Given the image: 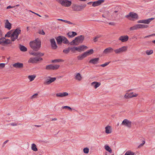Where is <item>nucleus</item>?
<instances>
[{"mask_svg":"<svg viewBox=\"0 0 155 155\" xmlns=\"http://www.w3.org/2000/svg\"><path fill=\"white\" fill-rule=\"evenodd\" d=\"M30 53L33 56L37 57H32L30 58L28 60V63L32 64L37 63L42 61L43 59L41 57V56L44 55V54L43 53H42L40 52H35L32 51L31 52H30Z\"/></svg>","mask_w":155,"mask_h":155,"instance_id":"f257e3e1","label":"nucleus"},{"mask_svg":"<svg viewBox=\"0 0 155 155\" xmlns=\"http://www.w3.org/2000/svg\"><path fill=\"white\" fill-rule=\"evenodd\" d=\"M29 45L32 49L37 51L40 49L41 47V41L40 39H35L30 42Z\"/></svg>","mask_w":155,"mask_h":155,"instance_id":"f03ea898","label":"nucleus"},{"mask_svg":"<svg viewBox=\"0 0 155 155\" xmlns=\"http://www.w3.org/2000/svg\"><path fill=\"white\" fill-rule=\"evenodd\" d=\"M86 6V4L83 5H77L75 4H73L72 6V8L74 11H79L83 9Z\"/></svg>","mask_w":155,"mask_h":155,"instance_id":"7ed1b4c3","label":"nucleus"},{"mask_svg":"<svg viewBox=\"0 0 155 155\" xmlns=\"http://www.w3.org/2000/svg\"><path fill=\"white\" fill-rule=\"evenodd\" d=\"M12 39H17L19 35L21 33V30L19 28L13 31L12 30Z\"/></svg>","mask_w":155,"mask_h":155,"instance_id":"20e7f679","label":"nucleus"},{"mask_svg":"<svg viewBox=\"0 0 155 155\" xmlns=\"http://www.w3.org/2000/svg\"><path fill=\"white\" fill-rule=\"evenodd\" d=\"M62 6L68 7L71 5V2L68 0H56Z\"/></svg>","mask_w":155,"mask_h":155,"instance_id":"39448f33","label":"nucleus"},{"mask_svg":"<svg viewBox=\"0 0 155 155\" xmlns=\"http://www.w3.org/2000/svg\"><path fill=\"white\" fill-rule=\"evenodd\" d=\"M127 46H123L121 48L114 50V51L117 54H120L126 51L127 50Z\"/></svg>","mask_w":155,"mask_h":155,"instance_id":"423d86ee","label":"nucleus"},{"mask_svg":"<svg viewBox=\"0 0 155 155\" xmlns=\"http://www.w3.org/2000/svg\"><path fill=\"white\" fill-rule=\"evenodd\" d=\"M15 39H0V44L2 45L6 46L8 44H11L12 41H14Z\"/></svg>","mask_w":155,"mask_h":155,"instance_id":"0eeeda50","label":"nucleus"},{"mask_svg":"<svg viewBox=\"0 0 155 155\" xmlns=\"http://www.w3.org/2000/svg\"><path fill=\"white\" fill-rule=\"evenodd\" d=\"M125 17L128 18L129 20H132L131 18H130V17L132 18L137 19L138 18V16L136 13L131 12H130L128 15H126Z\"/></svg>","mask_w":155,"mask_h":155,"instance_id":"6e6552de","label":"nucleus"},{"mask_svg":"<svg viewBox=\"0 0 155 155\" xmlns=\"http://www.w3.org/2000/svg\"><path fill=\"white\" fill-rule=\"evenodd\" d=\"M121 124L130 128L132 126V122L128 120L125 119L122 121Z\"/></svg>","mask_w":155,"mask_h":155,"instance_id":"1a4fd4ad","label":"nucleus"},{"mask_svg":"<svg viewBox=\"0 0 155 155\" xmlns=\"http://www.w3.org/2000/svg\"><path fill=\"white\" fill-rule=\"evenodd\" d=\"M83 39H74L69 44L71 45H77L82 43Z\"/></svg>","mask_w":155,"mask_h":155,"instance_id":"9d476101","label":"nucleus"},{"mask_svg":"<svg viewBox=\"0 0 155 155\" xmlns=\"http://www.w3.org/2000/svg\"><path fill=\"white\" fill-rule=\"evenodd\" d=\"M154 19V18H151L146 20H139L137 21L138 23H143L144 24H148L150 22Z\"/></svg>","mask_w":155,"mask_h":155,"instance_id":"9b49d317","label":"nucleus"},{"mask_svg":"<svg viewBox=\"0 0 155 155\" xmlns=\"http://www.w3.org/2000/svg\"><path fill=\"white\" fill-rule=\"evenodd\" d=\"M48 78L50 79H47V80L45 81V84H49L51 83L54 81L56 80V78H51L50 77H48Z\"/></svg>","mask_w":155,"mask_h":155,"instance_id":"f8f14e48","label":"nucleus"},{"mask_svg":"<svg viewBox=\"0 0 155 155\" xmlns=\"http://www.w3.org/2000/svg\"><path fill=\"white\" fill-rule=\"evenodd\" d=\"M104 2V0H99L93 2L92 6L93 7H96L100 5L101 3H103Z\"/></svg>","mask_w":155,"mask_h":155,"instance_id":"ddd939ff","label":"nucleus"},{"mask_svg":"<svg viewBox=\"0 0 155 155\" xmlns=\"http://www.w3.org/2000/svg\"><path fill=\"white\" fill-rule=\"evenodd\" d=\"M12 65L14 67L18 68H22L23 67V64L19 62H17L14 64Z\"/></svg>","mask_w":155,"mask_h":155,"instance_id":"4468645a","label":"nucleus"},{"mask_svg":"<svg viewBox=\"0 0 155 155\" xmlns=\"http://www.w3.org/2000/svg\"><path fill=\"white\" fill-rule=\"evenodd\" d=\"M99 58H92L89 61V63L94 64H97L98 63Z\"/></svg>","mask_w":155,"mask_h":155,"instance_id":"2eb2a0df","label":"nucleus"},{"mask_svg":"<svg viewBox=\"0 0 155 155\" xmlns=\"http://www.w3.org/2000/svg\"><path fill=\"white\" fill-rule=\"evenodd\" d=\"M68 95V93L66 92H64L63 93H58L56 94V96L57 97H65Z\"/></svg>","mask_w":155,"mask_h":155,"instance_id":"dca6fc26","label":"nucleus"},{"mask_svg":"<svg viewBox=\"0 0 155 155\" xmlns=\"http://www.w3.org/2000/svg\"><path fill=\"white\" fill-rule=\"evenodd\" d=\"M50 42L52 48L54 49H56L57 47V46L54 41V39H51Z\"/></svg>","mask_w":155,"mask_h":155,"instance_id":"f3484780","label":"nucleus"},{"mask_svg":"<svg viewBox=\"0 0 155 155\" xmlns=\"http://www.w3.org/2000/svg\"><path fill=\"white\" fill-rule=\"evenodd\" d=\"M142 28L141 24H138L131 27L130 28V29L131 30H137L138 28Z\"/></svg>","mask_w":155,"mask_h":155,"instance_id":"a211bd4d","label":"nucleus"},{"mask_svg":"<svg viewBox=\"0 0 155 155\" xmlns=\"http://www.w3.org/2000/svg\"><path fill=\"white\" fill-rule=\"evenodd\" d=\"M114 50L111 47H109L106 48L103 51V53L106 54L107 53L112 52Z\"/></svg>","mask_w":155,"mask_h":155,"instance_id":"6ab92c4d","label":"nucleus"},{"mask_svg":"<svg viewBox=\"0 0 155 155\" xmlns=\"http://www.w3.org/2000/svg\"><path fill=\"white\" fill-rule=\"evenodd\" d=\"M101 83L100 82H98L96 81L93 82L91 83V86L94 87L95 89H96L99 87Z\"/></svg>","mask_w":155,"mask_h":155,"instance_id":"aec40b11","label":"nucleus"},{"mask_svg":"<svg viewBox=\"0 0 155 155\" xmlns=\"http://www.w3.org/2000/svg\"><path fill=\"white\" fill-rule=\"evenodd\" d=\"M5 27L8 30H10L12 28L11 24L8 20H6L5 24Z\"/></svg>","mask_w":155,"mask_h":155,"instance_id":"412c9836","label":"nucleus"},{"mask_svg":"<svg viewBox=\"0 0 155 155\" xmlns=\"http://www.w3.org/2000/svg\"><path fill=\"white\" fill-rule=\"evenodd\" d=\"M67 35L69 38H72L75 36L77 35V34L76 32L74 31H71L68 32L67 34Z\"/></svg>","mask_w":155,"mask_h":155,"instance_id":"4be33fe9","label":"nucleus"},{"mask_svg":"<svg viewBox=\"0 0 155 155\" xmlns=\"http://www.w3.org/2000/svg\"><path fill=\"white\" fill-rule=\"evenodd\" d=\"M82 78V77L81 75V74L79 73H78L76 74L75 77V79L78 81H81Z\"/></svg>","mask_w":155,"mask_h":155,"instance_id":"5701e85b","label":"nucleus"},{"mask_svg":"<svg viewBox=\"0 0 155 155\" xmlns=\"http://www.w3.org/2000/svg\"><path fill=\"white\" fill-rule=\"evenodd\" d=\"M105 132L106 134H109L111 133V126L108 125L105 127Z\"/></svg>","mask_w":155,"mask_h":155,"instance_id":"b1692460","label":"nucleus"},{"mask_svg":"<svg viewBox=\"0 0 155 155\" xmlns=\"http://www.w3.org/2000/svg\"><path fill=\"white\" fill-rule=\"evenodd\" d=\"M87 56L85 53L84 52L81 55H79L77 57V58L79 60H82L84 58Z\"/></svg>","mask_w":155,"mask_h":155,"instance_id":"393cba45","label":"nucleus"},{"mask_svg":"<svg viewBox=\"0 0 155 155\" xmlns=\"http://www.w3.org/2000/svg\"><path fill=\"white\" fill-rule=\"evenodd\" d=\"M19 48L20 50L22 51L25 52L27 51V49L26 47L21 45H19Z\"/></svg>","mask_w":155,"mask_h":155,"instance_id":"a878e982","label":"nucleus"},{"mask_svg":"<svg viewBox=\"0 0 155 155\" xmlns=\"http://www.w3.org/2000/svg\"><path fill=\"white\" fill-rule=\"evenodd\" d=\"M105 149L107 151L109 152L110 153H112V150L107 145H105L104 146Z\"/></svg>","mask_w":155,"mask_h":155,"instance_id":"bb28decb","label":"nucleus"},{"mask_svg":"<svg viewBox=\"0 0 155 155\" xmlns=\"http://www.w3.org/2000/svg\"><path fill=\"white\" fill-rule=\"evenodd\" d=\"M31 149L34 151H36L38 150V149L34 143H33L31 144Z\"/></svg>","mask_w":155,"mask_h":155,"instance_id":"cd10ccee","label":"nucleus"},{"mask_svg":"<svg viewBox=\"0 0 155 155\" xmlns=\"http://www.w3.org/2000/svg\"><path fill=\"white\" fill-rule=\"evenodd\" d=\"M94 52V51L93 49H91L89 50H88L86 52H85V53L86 55L87 56L89 54H93Z\"/></svg>","mask_w":155,"mask_h":155,"instance_id":"c85d7f7f","label":"nucleus"},{"mask_svg":"<svg viewBox=\"0 0 155 155\" xmlns=\"http://www.w3.org/2000/svg\"><path fill=\"white\" fill-rule=\"evenodd\" d=\"M138 95V94L131 92L129 93V97L130 98H132L134 97H136Z\"/></svg>","mask_w":155,"mask_h":155,"instance_id":"c756f323","label":"nucleus"},{"mask_svg":"<svg viewBox=\"0 0 155 155\" xmlns=\"http://www.w3.org/2000/svg\"><path fill=\"white\" fill-rule=\"evenodd\" d=\"M12 30H11L8 31L7 33L5 35V37L9 38L10 37L12 38Z\"/></svg>","mask_w":155,"mask_h":155,"instance_id":"7c9ffc66","label":"nucleus"},{"mask_svg":"<svg viewBox=\"0 0 155 155\" xmlns=\"http://www.w3.org/2000/svg\"><path fill=\"white\" fill-rule=\"evenodd\" d=\"M36 77L35 75H29L28 77V78L29 79L30 81H32L34 80Z\"/></svg>","mask_w":155,"mask_h":155,"instance_id":"2f4dec72","label":"nucleus"},{"mask_svg":"<svg viewBox=\"0 0 155 155\" xmlns=\"http://www.w3.org/2000/svg\"><path fill=\"white\" fill-rule=\"evenodd\" d=\"M80 51H84L85 49H87L88 48V47L85 45H81L79 46Z\"/></svg>","mask_w":155,"mask_h":155,"instance_id":"473e14b6","label":"nucleus"},{"mask_svg":"<svg viewBox=\"0 0 155 155\" xmlns=\"http://www.w3.org/2000/svg\"><path fill=\"white\" fill-rule=\"evenodd\" d=\"M135 153L131 150L127 151L124 155H134Z\"/></svg>","mask_w":155,"mask_h":155,"instance_id":"72a5a7b5","label":"nucleus"},{"mask_svg":"<svg viewBox=\"0 0 155 155\" xmlns=\"http://www.w3.org/2000/svg\"><path fill=\"white\" fill-rule=\"evenodd\" d=\"M45 69L47 70H52V65L50 64L46 66Z\"/></svg>","mask_w":155,"mask_h":155,"instance_id":"f704fd0d","label":"nucleus"},{"mask_svg":"<svg viewBox=\"0 0 155 155\" xmlns=\"http://www.w3.org/2000/svg\"><path fill=\"white\" fill-rule=\"evenodd\" d=\"M70 51V47L68 48H67L65 49L63 51V52L66 54H68Z\"/></svg>","mask_w":155,"mask_h":155,"instance_id":"c9c22d12","label":"nucleus"},{"mask_svg":"<svg viewBox=\"0 0 155 155\" xmlns=\"http://www.w3.org/2000/svg\"><path fill=\"white\" fill-rule=\"evenodd\" d=\"M63 60L60 59H56L54 60H53L52 61V63H55V62H61V61H63Z\"/></svg>","mask_w":155,"mask_h":155,"instance_id":"e433bc0d","label":"nucleus"},{"mask_svg":"<svg viewBox=\"0 0 155 155\" xmlns=\"http://www.w3.org/2000/svg\"><path fill=\"white\" fill-rule=\"evenodd\" d=\"M153 50H147L146 51V54L147 55H150L152 54H153Z\"/></svg>","mask_w":155,"mask_h":155,"instance_id":"4c0bfd02","label":"nucleus"},{"mask_svg":"<svg viewBox=\"0 0 155 155\" xmlns=\"http://www.w3.org/2000/svg\"><path fill=\"white\" fill-rule=\"evenodd\" d=\"M60 65L58 64H56L54 65H52V70H56L59 68Z\"/></svg>","mask_w":155,"mask_h":155,"instance_id":"58836bf2","label":"nucleus"},{"mask_svg":"<svg viewBox=\"0 0 155 155\" xmlns=\"http://www.w3.org/2000/svg\"><path fill=\"white\" fill-rule=\"evenodd\" d=\"M89 149L87 147L83 149L84 152L85 153H88L89 152Z\"/></svg>","mask_w":155,"mask_h":155,"instance_id":"ea45409f","label":"nucleus"},{"mask_svg":"<svg viewBox=\"0 0 155 155\" xmlns=\"http://www.w3.org/2000/svg\"><path fill=\"white\" fill-rule=\"evenodd\" d=\"M129 37L127 35H123L121 36L119 39H128Z\"/></svg>","mask_w":155,"mask_h":155,"instance_id":"a19ab883","label":"nucleus"},{"mask_svg":"<svg viewBox=\"0 0 155 155\" xmlns=\"http://www.w3.org/2000/svg\"><path fill=\"white\" fill-rule=\"evenodd\" d=\"M57 43L58 44H61L62 42H63V40L65 39H56Z\"/></svg>","mask_w":155,"mask_h":155,"instance_id":"79ce46f5","label":"nucleus"},{"mask_svg":"<svg viewBox=\"0 0 155 155\" xmlns=\"http://www.w3.org/2000/svg\"><path fill=\"white\" fill-rule=\"evenodd\" d=\"M84 38L85 37L84 35H80L75 37L74 39H84Z\"/></svg>","mask_w":155,"mask_h":155,"instance_id":"37998d69","label":"nucleus"},{"mask_svg":"<svg viewBox=\"0 0 155 155\" xmlns=\"http://www.w3.org/2000/svg\"><path fill=\"white\" fill-rule=\"evenodd\" d=\"M155 36V34H151L149 35L146 36L144 37V38H150L151 37H153Z\"/></svg>","mask_w":155,"mask_h":155,"instance_id":"c03bdc74","label":"nucleus"},{"mask_svg":"<svg viewBox=\"0 0 155 155\" xmlns=\"http://www.w3.org/2000/svg\"><path fill=\"white\" fill-rule=\"evenodd\" d=\"M38 95V94L37 93H36L31 97V99H32L34 98H36Z\"/></svg>","mask_w":155,"mask_h":155,"instance_id":"a18cd8bd","label":"nucleus"},{"mask_svg":"<svg viewBox=\"0 0 155 155\" xmlns=\"http://www.w3.org/2000/svg\"><path fill=\"white\" fill-rule=\"evenodd\" d=\"M110 62H106L104 64H101L100 66L102 67H105V66L107 65Z\"/></svg>","mask_w":155,"mask_h":155,"instance_id":"49530a36","label":"nucleus"},{"mask_svg":"<svg viewBox=\"0 0 155 155\" xmlns=\"http://www.w3.org/2000/svg\"><path fill=\"white\" fill-rule=\"evenodd\" d=\"M38 33L42 35H45V33L43 30H39L38 31Z\"/></svg>","mask_w":155,"mask_h":155,"instance_id":"de8ad7c7","label":"nucleus"},{"mask_svg":"<svg viewBox=\"0 0 155 155\" xmlns=\"http://www.w3.org/2000/svg\"><path fill=\"white\" fill-rule=\"evenodd\" d=\"M63 43L65 44H69L70 42H69L68 39H65L63 40Z\"/></svg>","mask_w":155,"mask_h":155,"instance_id":"09e8293b","label":"nucleus"},{"mask_svg":"<svg viewBox=\"0 0 155 155\" xmlns=\"http://www.w3.org/2000/svg\"><path fill=\"white\" fill-rule=\"evenodd\" d=\"M55 39H67L66 37H65L62 36H60L58 37L57 38H55Z\"/></svg>","mask_w":155,"mask_h":155,"instance_id":"8fccbe9b","label":"nucleus"},{"mask_svg":"<svg viewBox=\"0 0 155 155\" xmlns=\"http://www.w3.org/2000/svg\"><path fill=\"white\" fill-rule=\"evenodd\" d=\"M70 48V51H71L73 53L75 52V51H76L75 47H74L73 48Z\"/></svg>","mask_w":155,"mask_h":155,"instance_id":"3c124183","label":"nucleus"},{"mask_svg":"<svg viewBox=\"0 0 155 155\" xmlns=\"http://www.w3.org/2000/svg\"><path fill=\"white\" fill-rule=\"evenodd\" d=\"M62 108L63 109H65V108H67L68 109L70 110H71V108L70 107L68 106H65L63 107Z\"/></svg>","mask_w":155,"mask_h":155,"instance_id":"603ef678","label":"nucleus"},{"mask_svg":"<svg viewBox=\"0 0 155 155\" xmlns=\"http://www.w3.org/2000/svg\"><path fill=\"white\" fill-rule=\"evenodd\" d=\"M145 143V141L144 140H143L142 141V143L140 144L138 147V148H140L142 146H143V145Z\"/></svg>","mask_w":155,"mask_h":155,"instance_id":"864d4df0","label":"nucleus"},{"mask_svg":"<svg viewBox=\"0 0 155 155\" xmlns=\"http://www.w3.org/2000/svg\"><path fill=\"white\" fill-rule=\"evenodd\" d=\"M5 63H1L0 64V68H4L5 66Z\"/></svg>","mask_w":155,"mask_h":155,"instance_id":"5fc2aeb1","label":"nucleus"},{"mask_svg":"<svg viewBox=\"0 0 155 155\" xmlns=\"http://www.w3.org/2000/svg\"><path fill=\"white\" fill-rule=\"evenodd\" d=\"M124 97L126 99H128L130 98L129 97V94L127 93L124 96Z\"/></svg>","mask_w":155,"mask_h":155,"instance_id":"6e6d98bb","label":"nucleus"},{"mask_svg":"<svg viewBox=\"0 0 155 155\" xmlns=\"http://www.w3.org/2000/svg\"><path fill=\"white\" fill-rule=\"evenodd\" d=\"M102 38V36L100 35H97L94 38V39H97L98 38Z\"/></svg>","mask_w":155,"mask_h":155,"instance_id":"4d7b16f0","label":"nucleus"},{"mask_svg":"<svg viewBox=\"0 0 155 155\" xmlns=\"http://www.w3.org/2000/svg\"><path fill=\"white\" fill-rule=\"evenodd\" d=\"M75 47V49L76 51H77L79 52H80L79 46V47Z\"/></svg>","mask_w":155,"mask_h":155,"instance_id":"13d9d810","label":"nucleus"},{"mask_svg":"<svg viewBox=\"0 0 155 155\" xmlns=\"http://www.w3.org/2000/svg\"><path fill=\"white\" fill-rule=\"evenodd\" d=\"M142 28H147L148 27V26L145 25H141Z\"/></svg>","mask_w":155,"mask_h":155,"instance_id":"bf43d9fd","label":"nucleus"},{"mask_svg":"<svg viewBox=\"0 0 155 155\" xmlns=\"http://www.w3.org/2000/svg\"><path fill=\"white\" fill-rule=\"evenodd\" d=\"M9 124H10L12 126H16L17 125V124L16 123H11Z\"/></svg>","mask_w":155,"mask_h":155,"instance_id":"052dcab7","label":"nucleus"},{"mask_svg":"<svg viewBox=\"0 0 155 155\" xmlns=\"http://www.w3.org/2000/svg\"><path fill=\"white\" fill-rule=\"evenodd\" d=\"M15 7V6H12L11 5H9L6 8L7 9H9L10 8H14V7Z\"/></svg>","mask_w":155,"mask_h":155,"instance_id":"680f3d73","label":"nucleus"},{"mask_svg":"<svg viewBox=\"0 0 155 155\" xmlns=\"http://www.w3.org/2000/svg\"><path fill=\"white\" fill-rule=\"evenodd\" d=\"M122 42H125L127 41L128 39H119Z\"/></svg>","mask_w":155,"mask_h":155,"instance_id":"e2e57ef3","label":"nucleus"},{"mask_svg":"<svg viewBox=\"0 0 155 155\" xmlns=\"http://www.w3.org/2000/svg\"><path fill=\"white\" fill-rule=\"evenodd\" d=\"M57 20H58V21H61L64 22V20H63V19H57Z\"/></svg>","mask_w":155,"mask_h":155,"instance_id":"0e129e2a","label":"nucleus"},{"mask_svg":"<svg viewBox=\"0 0 155 155\" xmlns=\"http://www.w3.org/2000/svg\"><path fill=\"white\" fill-rule=\"evenodd\" d=\"M93 2H89L87 3V4L88 5H91V3H93Z\"/></svg>","mask_w":155,"mask_h":155,"instance_id":"69168bd1","label":"nucleus"},{"mask_svg":"<svg viewBox=\"0 0 155 155\" xmlns=\"http://www.w3.org/2000/svg\"><path fill=\"white\" fill-rule=\"evenodd\" d=\"M9 140H6V141H5L4 142V144H6Z\"/></svg>","mask_w":155,"mask_h":155,"instance_id":"338daca9","label":"nucleus"},{"mask_svg":"<svg viewBox=\"0 0 155 155\" xmlns=\"http://www.w3.org/2000/svg\"><path fill=\"white\" fill-rule=\"evenodd\" d=\"M68 23L69 24H73V23H72L70 21H68Z\"/></svg>","mask_w":155,"mask_h":155,"instance_id":"774afa93","label":"nucleus"}]
</instances>
